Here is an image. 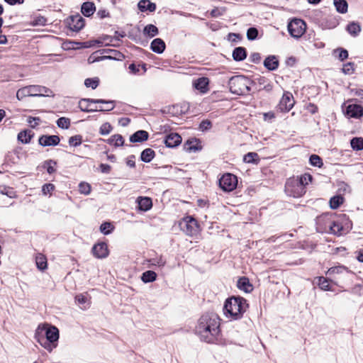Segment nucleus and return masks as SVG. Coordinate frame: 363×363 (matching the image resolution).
Returning <instances> with one entry per match:
<instances>
[{
    "instance_id": "nucleus-1",
    "label": "nucleus",
    "mask_w": 363,
    "mask_h": 363,
    "mask_svg": "<svg viewBox=\"0 0 363 363\" xmlns=\"http://www.w3.org/2000/svg\"><path fill=\"white\" fill-rule=\"evenodd\" d=\"M201 340L213 343L220 335V318L214 313H207L201 316L195 328Z\"/></svg>"
},
{
    "instance_id": "nucleus-2",
    "label": "nucleus",
    "mask_w": 363,
    "mask_h": 363,
    "mask_svg": "<svg viewBox=\"0 0 363 363\" xmlns=\"http://www.w3.org/2000/svg\"><path fill=\"white\" fill-rule=\"evenodd\" d=\"M247 307L246 299L240 296H232L225 300L223 311L226 316L238 320L242 317Z\"/></svg>"
},
{
    "instance_id": "nucleus-3",
    "label": "nucleus",
    "mask_w": 363,
    "mask_h": 363,
    "mask_svg": "<svg viewBox=\"0 0 363 363\" xmlns=\"http://www.w3.org/2000/svg\"><path fill=\"white\" fill-rule=\"evenodd\" d=\"M115 101L95 99H82L79 101V109L86 113L109 111L114 108Z\"/></svg>"
},
{
    "instance_id": "nucleus-4",
    "label": "nucleus",
    "mask_w": 363,
    "mask_h": 363,
    "mask_svg": "<svg viewBox=\"0 0 363 363\" xmlns=\"http://www.w3.org/2000/svg\"><path fill=\"white\" fill-rule=\"evenodd\" d=\"M40 329L45 330V337H40L38 338V342L48 351L52 352L57 345L60 337L58 328L56 326L46 324L43 325L42 328L39 325L38 330Z\"/></svg>"
},
{
    "instance_id": "nucleus-5",
    "label": "nucleus",
    "mask_w": 363,
    "mask_h": 363,
    "mask_svg": "<svg viewBox=\"0 0 363 363\" xmlns=\"http://www.w3.org/2000/svg\"><path fill=\"white\" fill-rule=\"evenodd\" d=\"M308 179H312V177L310 174H304L299 179L290 178L285 184V192L286 194L294 198H300L306 193V186L307 184L304 182Z\"/></svg>"
},
{
    "instance_id": "nucleus-6",
    "label": "nucleus",
    "mask_w": 363,
    "mask_h": 363,
    "mask_svg": "<svg viewBox=\"0 0 363 363\" xmlns=\"http://www.w3.org/2000/svg\"><path fill=\"white\" fill-rule=\"evenodd\" d=\"M251 80L243 75H235L228 81L230 91L236 95H244L251 90Z\"/></svg>"
},
{
    "instance_id": "nucleus-7",
    "label": "nucleus",
    "mask_w": 363,
    "mask_h": 363,
    "mask_svg": "<svg viewBox=\"0 0 363 363\" xmlns=\"http://www.w3.org/2000/svg\"><path fill=\"white\" fill-rule=\"evenodd\" d=\"M179 227L188 235H194L199 231L197 220L192 216H186L179 223Z\"/></svg>"
},
{
    "instance_id": "nucleus-8",
    "label": "nucleus",
    "mask_w": 363,
    "mask_h": 363,
    "mask_svg": "<svg viewBox=\"0 0 363 363\" xmlns=\"http://www.w3.org/2000/svg\"><path fill=\"white\" fill-rule=\"evenodd\" d=\"M306 28L305 21L299 18L293 19L287 26L289 34L295 38L301 37L306 31Z\"/></svg>"
},
{
    "instance_id": "nucleus-9",
    "label": "nucleus",
    "mask_w": 363,
    "mask_h": 363,
    "mask_svg": "<svg viewBox=\"0 0 363 363\" xmlns=\"http://www.w3.org/2000/svg\"><path fill=\"white\" fill-rule=\"evenodd\" d=\"M220 189L224 191H232L238 185V177L231 173L224 174L218 180Z\"/></svg>"
},
{
    "instance_id": "nucleus-10",
    "label": "nucleus",
    "mask_w": 363,
    "mask_h": 363,
    "mask_svg": "<svg viewBox=\"0 0 363 363\" xmlns=\"http://www.w3.org/2000/svg\"><path fill=\"white\" fill-rule=\"evenodd\" d=\"M65 23L67 27L72 31L79 32L85 25L84 18L79 14L71 16L67 18Z\"/></svg>"
},
{
    "instance_id": "nucleus-11",
    "label": "nucleus",
    "mask_w": 363,
    "mask_h": 363,
    "mask_svg": "<svg viewBox=\"0 0 363 363\" xmlns=\"http://www.w3.org/2000/svg\"><path fill=\"white\" fill-rule=\"evenodd\" d=\"M343 112L347 118L359 119L363 117V107L359 104H349L345 106Z\"/></svg>"
},
{
    "instance_id": "nucleus-12",
    "label": "nucleus",
    "mask_w": 363,
    "mask_h": 363,
    "mask_svg": "<svg viewBox=\"0 0 363 363\" xmlns=\"http://www.w3.org/2000/svg\"><path fill=\"white\" fill-rule=\"evenodd\" d=\"M294 103L293 95L289 92H286L283 94L277 108L281 112H289L293 108Z\"/></svg>"
},
{
    "instance_id": "nucleus-13",
    "label": "nucleus",
    "mask_w": 363,
    "mask_h": 363,
    "mask_svg": "<svg viewBox=\"0 0 363 363\" xmlns=\"http://www.w3.org/2000/svg\"><path fill=\"white\" fill-rule=\"evenodd\" d=\"M91 252L93 255L98 259H104L109 255L108 245L105 242H100L94 245Z\"/></svg>"
},
{
    "instance_id": "nucleus-14",
    "label": "nucleus",
    "mask_w": 363,
    "mask_h": 363,
    "mask_svg": "<svg viewBox=\"0 0 363 363\" xmlns=\"http://www.w3.org/2000/svg\"><path fill=\"white\" fill-rule=\"evenodd\" d=\"M60 142V138L55 135H43L38 139V143L41 146H56Z\"/></svg>"
},
{
    "instance_id": "nucleus-15",
    "label": "nucleus",
    "mask_w": 363,
    "mask_h": 363,
    "mask_svg": "<svg viewBox=\"0 0 363 363\" xmlns=\"http://www.w3.org/2000/svg\"><path fill=\"white\" fill-rule=\"evenodd\" d=\"M182 140L180 135L177 133H171L164 137V143L167 147L174 148L179 146Z\"/></svg>"
},
{
    "instance_id": "nucleus-16",
    "label": "nucleus",
    "mask_w": 363,
    "mask_h": 363,
    "mask_svg": "<svg viewBox=\"0 0 363 363\" xmlns=\"http://www.w3.org/2000/svg\"><path fill=\"white\" fill-rule=\"evenodd\" d=\"M33 97L35 96H54L51 89L40 85H31Z\"/></svg>"
},
{
    "instance_id": "nucleus-17",
    "label": "nucleus",
    "mask_w": 363,
    "mask_h": 363,
    "mask_svg": "<svg viewBox=\"0 0 363 363\" xmlns=\"http://www.w3.org/2000/svg\"><path fill=\"white\" fill-rule=\"evenodd\" d=\"M328 232L337 236H341L347 233L349 231H346L342 225L340 223V220H333L328 226Z\"/></svg>"
},
{
    "instance_id": "nucleus-18",
    "label": "nucleus",
    "mask_w": 363,
    "mask_h": 363,
    "mask_svg": "<svg viewBox=\"0 0 363 363\" xmlns=\"http://www.w3.org/2000/svg\"><path fill=\"white\" fill-rule=\"evenodd\" d=\"M263 65L264 67L269 71H274L278 69L279 61L277 56L269 55L264 60Z\"/></svg>"
},
{
    "instance_id": "nucleus-19",
    "label": "nucleus",
    "mask_w": 363,
    "mask_h": 363,
    "mask_svg": "<svg viewBox=\"0 0 363 363\" xmlns=\"http://www.w3.org/2000/svg\"><path fill=\"white\" fill-rule=\"evenodd\" d=\"M149 133L144 130H140L135 132L130 136V142L133 143H143L148 140Z\"/></svg>"
},
{
    "instance_id": "nucleus-20",
    "label": "nucleus",
    "mask_w": 363,
    "mask_h": 363,
    "mask_svg": "<svg viewBox=\"0 0 363 363\" xmlns=\"http://www.w3.org/2000/svg\"><path fill=\"white\" fill-rule=\"evenodd\" d=\"M208 84L209 79L205 77L198 78L193 83L194 88L199 90L201 93H206L208 90Z\"/></svg>"
},
{
    "instance_id": "nucleus-21",
    "label": "nucleus",
    "mask_w": 363,
    "mask_h": 363,
    "mask_svg": "<svg viewBox=\"0 0 363 363\" xmlns=\"http://www.w3.org/2000/svg\"><path fill=\"white\" fill-rule=\"evenodd\" d=\"M166 48L164 41L161 38L154 39L150 44V49L157 54H162Z\"/></svg>"
},
{
    "instance_id": "nucleus-22",
    "label": "nucleus",
    "mask_w": 363,
    "mask_h": 363,
    "mask_svg": "<svg viewBox=\"0 0 363 363\" xmlns=\"http://www.w3.org/2000/svg\"><path fill=\"white\" fill-rule=\"evenodd\" d=\"M138 9L141 12H150L152 13L156 10V4L151 2L150 0H140L138 4Z\"/></svg>"
},
{
    "instance_id": "nucleus-23",
    "label": "nucleus",
    "mask_w": 363,
    "mask_h": 363,
    "mask_svg": "<svg viewBox=\"0 0 363 363\" xmlns=\"http://www.w3.org/2000/svg\"><path fill=\"white\" fill-rule=\"evenodd\" d=\"M326 274L328 276H330V277L335 278V276L336 274H351V271L349 270L347 267H346L343 265H338L336 267H330L328 270Z\"/></svg>"
},
{
    "instance_id": "nucleus-24",
    "label": "nucleus",
    "mask_w": 363,
    "mask_h": 363,
    "mask_svg": "<svg viewBox=\"0 0 363 363\" xmlns=\"http://www.w3.org/2000/svg\"><path fill=\"white\" fill-rule=\"evenodd\" d=\"M237 286L239 289L246 293H250L253 289L252 285L250 284L249 279L246 277H242L238 279Z\"/></svg>"
},
{
    "instance_id": "nucleus-25",
    "label": "nucleus",
    "mask_w": 363,
    "mask_h": 363,
    "mask_svg": "<svg viewBox=\"0 0 363 363\" xmlns=\"http://www.w3.org/2000/svg\"><path fill=\"white\" fill-rule=\"evenodd\" d=\"M247 56V50L244 47L235 48L232 53L233 59L236 62H241L246 59Z\"/></svg>"
},
{
    "instance_id": "nucleus-26",
    "label": "nucleus",
    "mask_w": 363,
    "mask_h": 363,
    "mask_svg": "<svg viewBox=\"0 0 363 363\" xmlns=\"http://www.w3.org/2000/svg\"><path fill=\"white\" fill-rule=\"evenodd\" d=\"M138 208L142 211H147L152 207V199L149 197L138 198Z\"/></svg>"
},
{
    "instance_id": "nucleus-27",
    "label": "nucleus",
    "mask_w": 363,
    "mask_h": 363,
    "mask_svg": "<svg viewBox=\"0 0 363 363\" xmlns=\"http://www.w3.org/2000/svg\"><path fill=\"white\" fill-rule=\"evenodd\" d=\"M95 11L96 6L93 2L86 1L82 5L81 12L86 17L92 16Z\"/></svg>"
},
{
    "instance_id": "nucleus-28",
    "label": "nucleus",
    "mask_w": 363,
    "mask_h": 363,
    "mask_svg": "<svg viewBox=\"0 0 363 363\" xmlns=\"http://www.w3.org/2000/svg\"><path fill=\"white\" fill-rule=\"evenodd\" d=\"M34 133L30 130H24L18 134V140L23 144H28L30 142Z\"/></svg>"
},
{
    "instance_id": "nucleus-29",
    "label": "nucleus",
    "mask_w": 363,
    "mask_h": 363,
    "mask_svg": "<svg viewBox=\"0 0 363 363\" xmlns=\"http://www.w3.org/2000/svg\"><path fill=\"white\" fill-rule=\"evenodd\" d=\"M155 156V151L151 148H146L140 153L141 161L148 163L150 162Z\"/></svg>"
},
{
    "instance_id": "nucleus-30",
    "label": "nucleus",
    "mask_w": 363,
    "mask_h": 363,
    "mask_svg": "<svg viewBox=\"0 0 363 363\" xmlns=\"http://www.w3.org/2000/svg\"><path fill=\"white\" fill-rule=\"evenodd\" d=\"M143 34L146 37L153 38L159 34V30L157 26L153 24H148L143 28Z\"/></svg>"
},
{
    "instance_id": "nucleus-31",
    "label": "nucleus",
    "mask_w": 363,
    "mask_h": 363,
    "mask_svg": "<svg viewBox=\"0 0 363 363\" xmlns=\"http://www.w3.org/2000/svg\"><path fill=\"white\" fill-rule=\"evenodd\" d=\"M26 96H33L31 91V85L26 86L19 89L16 92V98L21 101Z\"/></svg>"
},
{
    "instance_id": "nucleus-32",
    "label": "nucleus",
    "mask_w": 363,
    "mask_h": 363,
    "mask_svg": "<svg viewBox=\"0 0 363 363\" xmlns=\"http://www.w3.org/2000/svg\"><path fill=\"white\" fill-rule=\"evenodd\" d=\"M333 4L337 12L345 13L347 12L348 4L346 0H333Z\"/></svg>"
},
{
    "instance_id": "nucleus-33",
    "label": "nucleus",
    "mask_w": 363,
    "mask_h": 363,
    "mask_svg": "<svg viewBox=\"0 0 363 363\" xmlns=\"http://www.w3.org/2000/svg\"><path fill=\"white\" fill-rule=\"evenodd\" d=\"M347 31L354 37H356L361 32V26L358 23L351 22L346 27Z\"/></svg>"
},
{
    "instance_id": "nucleus-34",
    "label": "nucleus",
    "mask_w": 363,
    "mask_h": 363,
    "mask_svg": "<svg viewBox=\"0 0 363 363\" xmlns=\"http://www.w3.org/2000/svg\"><path fill=\"white\" fill-rule=\"evenodd\" d=\"M184 148L186 152H196L201 149L200 146L197 144V140H188L184 145Z\"/></svg>"
},
{
    "instance_id": "nucleus-35",
    "label": "nucleus",
    "mask_w": 363,
    "mask_h": 363,
    "mask_svg": "<svg viewBox=\"0 0 363 363\" xmlns=\"http://www.w3.org/2000/svg\"><path fill=\"white\" fill-rule=\"evenodd\" d=\"M157 279V274L152 270H147L143 272L141 275V280L144 283H150L155 281Z\"/></svg>"
},
{
    "instance_id": "nucleus-36",
    "label": "nucleus",
    "mask_w": 363,
    "mask_h": 363,
    "mask_svg": "<svg viewBox=\"0 0 363 363\" xmlns=\"http://www.w3.org/2000/svg\"><path fill=\"white\" fill-rule=\"evenodd\" d=\"M337 220H340L346 231H350L352 228V223L346 214H340Z\"/></svg>"
},
{
    "instance_id": "nucleus-37",
    "label": "nucleus",
    "mask_w": 363,
    "mask_h": 363,
    "mask_svg": "<svg viewBox=\"0 0 363 363\" xmlns=\"http://www.w3.org/2000/svg\"><path fill=\"white\" fill-rule=\"evenodd\" d=\"M107 143L109 145H114L116 147H120L123 145L124 140L121 135L115 134L107 140Z\"/></svg>"
},
{
    "instance_id": "nucleus-38",
    "label": "nucleus",
    "mask_w": 363,
    "mask_h": 363,
    "mask_svg": "<svg viewBox=\"0 0 363 363\" xmlns=\"http://www.w3.org/2000/svg\"><path fill=\"white\" fill-rule=\"evenodd\" d=\"M344 201V198L341 195H336L330 198L329 203L332 209L338 208Z\"/></svg>"
},
{
    "instance_id": "nucleus-39",
    "label": "nucleus",
    "mask_w": 363,
    "mask_h": 363,
    "mask_svg": "<svg viewBox=\"0 0 363 363\" xmlns=\"http://www.w3.org/2000/svg\"><path fill=\"white\" fill-rule=\"evenodd\" d=\"M351 147L356 151L363 150V138L354 137L350 140Z\"/></svg>"
},
{
    "instance_id": "nucleus-40",
    "label": "nucleus",
    "mask_w": 363,
    "mask_h": 363,
    "mask_svg": "<svg viewBox=\"0 0 363 363\" xmlns=\"http://www.w3.org/2000/svg\"><path fill=\"white\" fill-rule=\"evenodd\" d=\"M268 79L264 77H259L258 78H256L253 80H251L252 84L251 86H255V89L257 91L262 90L263 86L265 85V84L267 82Z\"/></svg>"
},
{
    "instance_id": "nucleus-41",
    "label": "nucleus",
    "mask_w": 363,
    "mask_h": 363,
    "mask_svg": "<svg viewBox=\"0 0 363 363\" xmlns=\"http://www.w3.org/2000/svg\"><path fill=\"white\" fill-rule=\"evenodd\" d=\"M35 262H36L38 269H39L40 270L43 271L45 269H47V267H48L47 259L45 256H43L41 254L38 255L36 257Z\"/></svg>"
},
{
    "instance_id": "nucleus-42",
    "label": "nucleus",
    "mask_w": 363,
    "mask_h": 363,
    "mask_svg": "<svg viewBox=\"0 0 363 363\" xmlns=\"http://www.w3.org/2000/svg\"><path fill=\"white\" fill-rule=\"evenodd\" d=\"M243 161L246 163L257 164L259 156L256 152H248L244 155Z\"/></svg>"
},
{
    "instance_id": "nucleus-43",
    "label": "nucleus",
    "mask_w": 363,
    "mask_h": 363,
    "mask_svg": "<svg viewBox=\"0 0 363 363\" xmlns=\"http://www.w3.org/2000/svg\"><path fill=\"white\" fill-rule=\"evenodd\" d=\"M113 229L114 227L110 222H104L99 228L101 233L106 235L111 234Z\"/></svg>"
},
{
    "instance_id": "nucleus-44",
    "label": "nucleus",
    "mask_w": 363,
    "mask_h": 363,
    "mask_svg": "<svg viewBox=\"0 0 363 363\" xmlns=\"http://www.w3.org/2000/svg\"><path fill=\"white\" fill-rule=\"evenodd\" d=\"M309 162L313 167H321L323 165L322 158L317 155H311L309 158Z\"/></svg>"
},
{
    "instance_id": "nucleus-45",
    "label": "nucleus",
    "mask_w": 363,
    "mask_h": 363,
    "mask_svg": "<svg viewBox=\"0 0 363 363\" xmlns=\"http://www.w3.org/2000/svg\"><path fill=\"white\" fill-rule=\"evenodd\" d=\"M95 43H102L101 41L96 40V41H86V42H75V41H69V43L77 45L78 48H88L94 45Z\"/></svg>"
},
{
    "instance_id": "nucleus-46",
    "label": "nucleus",
    "mask_w": 363,
    "mask_h": 363,
    "mask_svg": "<svg viewBox=\"0 0 363 363\" xmlns=\"http://www.w3.org/2000/svg\"><path fill=\"white\" fill-rule=\"evenodd\" d=\"M56 164H57V162L55 160H48L44 162L43 167L45 168H46L47 172L49 174H52V173H54L56 171V169L55 168V166Z\"/></svg>"
},
{
    "instance_id": "nucleus-47",
    "label": "nucleus",
    "mask_w": 363,
    "mask_h": 363,
    "mask_svg": "<svg viewBox=\"0 0 363 363\" xmlns=\"http://www.w3.org/2000/svg\"><path fill=\"white\" fill-rule=\"evenodd\" d=\"M57 125L62 129H68L70 126V120L66 117H61L57 119Z\"/></svg>"
},
{
    "instance_id": "nucleus-48",
    "label": "nucleus",
    "mask_w": 363,
    "mask_h": 363,
    "mask_svg": "<svg viewBox=\"0 0 363 363\" xmlns=\"http://www.w3.org/2000/svg\"><path fill=\"white\" fill-rule=\"evenodd\" d=\"M82 143V136L81 135H75L69 138V145L73 147H78Z\"/></svg>"
},
{
    "instance_id": "nucleus-49",
    "label": "nucleus",
    "mask_w": 363,
    "mask_h": 363,
    "mask_svg": "<svg viewBox=\"0 0 363 363\" xmlns=\"http://www.w3.org/2000/svg\"><path fill=\"white\" fill-rule=\"evenodd\" d=\"M99 84V79L97 77L87 78L84 81V85L86 87H91L92 89H95Z\"/></svg>"
},
{
    "instance_id": "nucleus-50",
    "label": "nucleus",
    "mask_w": 363,
    "mask_h": 363,
    "mask_svg": "<svg viewBox=\"0 0 363 363\" xmlns=\"http://www.w3.org/2000/svg\"><path fill=\"white\" fill-rule=\"evenodd\" d=\"M335 53H338V59L340 61L343 62L346 59L348 58L349 54L348 51L342 48H338L334 50Z\"/></svg>"
},
{
    "instance_id": "nucleus-51",
    "label": "nucleus",
    "mask_w": 363,
    "mask_h": 363,
    "mask_svg": "<svg viewBox=\"0 0 363 363\" xmlns=\"http://www.w3.org/2000/svg\"><path fill=\"white\" fill-rule=\"evenodd\" d=\"M330 279L323 277L318 278V286L324 291H329L330 289L329 284Z\"/></svg>"
},
{
    "instance_id": "nucleus-52",
    "label": "nucleus",
    "mask_w": 363,
    "mask_h": 363,
    "mask_svg": "<svg viewBox=\"0 0 363 363\" xmlns=\"http://www.w3.org/2000/svg\"><path fill=\"white\" fill-rule=\"evenodd\" d=\"M258 35V30L255 27H250L247 30V38L249 40H255Z\"/></svg>"
},
{
    "instance_id": "nucleus-53",
    "label": "nucleus",
    "mask_w": 363,
    "mask_h": 363,
    "mask_svg": "<svg viewBox=\"0 0 363 363\" xmlns=\"http://www.w3.org/2000/svg\"><path fill=\"white\" fill-rule=\"evenodd\" d=\"M112 130V126L111 125L106 122L101 125L100 127L99 133L102 135H106L109 134Z\"/></svg>"
},
{
    "instance_id": "nucleus-54",
    "label": "nucleus",
    "mask_w": 363,
    "mask_h": 363,
    "mask_svg": "<svg viewBox=\"0 0 363 363\" xmlns=\"http://www.w3.org/2000/svg\"><path fill=\"white\" fill-rule=\"evenodd\" d=\"M342 71L345 74H351L354 71V62H347L343 65V67Z\"/></svg>"
},
{
    "instance_id": "nucleus-55",
    "label": "nucleus",
    "mask_w": 363,
    "mask_h": 363,
    "mask_svg": "<svg viewBox=\"0 0 363 363\" xmlns=\"http://www.w3.org/2000/svg\"><path fill=\"white\" fill-rule=\"evenodd\" d=\"M79 191L82 194L88 195L91 192V186L88 183L81 182L79 185Z\"/></svg>"
},
{
    "instance_id": "nucleus-56",
    "label": "nucleus",
    "mask_w": 363,
    "mask_h": 363,
    "mask_svg": "<svg viewBox=\"0 0 363 363\" xmlns=\"http://www.w3.org/2000/svg\"><path fill=\"white\" fill-rule=\"evenodd\" d=\"M47 23V19L44 16H35L32 21L33 26H45Z\"/></svg>"
},
{
    "instance_id": "nucleus-57",
    "label": "nucleus",
    "mask_w": 363,
    "mask_h": 363,
    "mask_svg": "<svg viewBox=\"0 0 363 363\" xmlns=\"http://www.w3.org/2000/svg\"><path fill=\"white\" fill-rule=\"evenodd\" d=\"M212 127V123L211 121L206 119L202 121L199 124V130L201 131H206L209 130Z\"/></svg>"
},
{
    "instance_id": "nucleus-58",
    "label": "nucleus",
    "mask_w": 363,
    "mask_h": 363,
    "mask_svg": "<svg viewBox=\"0 0 363 363\" xmlns=\"http://www.w3.org/2000/svg\"><path fill=\"white\" fill-rule=\"evenodd\" d=\"M55 185L52 184H45L42 186V192L44 195H47L48 194L51 193L55 189Z\"/></svg>"
},
{
    "instance_id": "nucleus-59",
    "label": "nucleus",
    "mask_w": 363,
    "mask_h": 363,
    "mask_svg": "<svg viewBox=\"0 0 363 363\" xmlns=\"http://www.w3.org/2000/svg\"><path fill=\"white\" fill-rule=\"evenodd\" d=\"M75 301L78 304L84 306L87 303L88 298L86 295L80 294L75 296Z\"/></svg>"
},
{
    "instance_id": "nucleus-60",
    "label": "nucleus",
    "mask_w": 363,
    "mask_h": 363,
    "mask_svg": "<svg viewBox=\"0 0 363 363\" xmlns=\"http://www.w3.org/2000/svg\"><path fill=\"white\" fill-rule=\"evenodd\" d=\"M27 121L30 125L31 128H35L39 124L40 118L39 117L29 116Z\"/></svg>"
},
{
    "instance_id": "nucleus-61",
    "label": "nucleus",
    "mask_w": 363,
    "mask_h": 363,
    "mask_svg": "<svg viewBox=\"0 0 363 363\" xmlns=\"http://www.w3.org/2000/svg\"><path fill=\"white\" fill-rule=\"evenodd\" d=\"M250 62L259 64L261 61V55L259 52H253L250 56Z\"/></svg>"
},
{
    "instance_id": "nucleus-62",
    "label": "nucleus",
    "mask_w": 363,
    "mask_h": 363,
    "mask_svg": "<svg viewBox=\"0 0 363 363\" xmlns=\"http://www.w3.org/2000/svg\"><path fill=\"white\" fill-rule=\"evenodd\" d=\"M263 118L265 121L272 122L275 118V114L272 111H269L263 114Z\"/></svg>"
},
{
    "instance_id": "nucleus-63",
    "label": "nucleus",
    "mask_w": 363,
    "mask_h": 363,
    "mask_svg": "<svg viewBox=\"0 0 363 363\" xmlns=\"http://www.w3.org/2000/svg\"><path fill=\"white\" fill-rule=\"evenodd\" d=\"M241 38L242 37L239 33H230L228 34V40L232 42H237L238 40H240Z\"/></svg>"
},
{
    "instance_id": "nucleus-64",
    "label": "nucleus",
    "mask_w": 363,
    "mask_h": 363,
    "mask_svg": "<svg viewBox=\"0 0 363 363\" xmlns=\"http://www.w3.org/2000/svg\"><path fill=\"white\" fill-rule=\"evenodd\" d=\"M223 11L224 10L221 11L218 8H215L211 11L210 15L213 18H217L222 16L223 14Z\"/></svg>"
}]
</instances>
